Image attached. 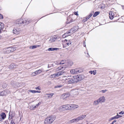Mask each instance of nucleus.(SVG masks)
Returning <instances> with one entry per match:
<instances>
[{"label": "nucleus", "instance_id": "obj_5", "mask_svg": "<svg viewBox=\"0 0 124 124\" xmlns=\"http://www.w3.org/2000/svg\"><path fill=\"white\" fill-rule=\"evenodd\" d=\"M71 44V42L70 40L65 39L64 40V42L63 44V47H64V45H65V47L66 46H69Z\"/></svg>", "mask_w": 124, "mask_h": 124}, {"label": "nucleus", "instance_id": "obj_7", "mask_svg": "<svg viewBox=\"0 0 124 124\" xmlns=\"http://www.w3.org/2000/svg\"><path fill=\"white\" fill-rule=\"evenodd\" d=\"M67 105H63L61 106L59 108V110L61 111H63L67 109Z\"/></svg>", "mask_w": 124, "mask_h": 124}, {"label": "nucleus", "instance_id": "obj_52", "mask_svg": "<svg viewBox=\"0 0 124 124\" xmlns=\"http://www.w3.org/2000/svg\"><path fill=\"white\" fill-rule=\"evenodd\" d=\"M36 91V93H40V91Z\"/></svg>", "mask_w": 124, "mask_h": 124}, {"label": "nucleus", "instance_id": "obj_24", "mask_svg": "<svg viewBox=\"0 0 124 124\" xmlns=\"http://www.w3.org/2000/svg\"><path fill=\"white\" fill-rule=\"evenodd\" d=\"M100 13V12H95L94 14H93V16L94 17H96L98 15L99 13Z\"/></svg>", "mask_w": 124, "mask_h": 124}, {"label": "nucleus", "instance_id": "obj_50", "mask_svg": "<svg viewBox=\"0 0 124 124\" xmlns=\"http://www.w3.org/2000/svg\"><path fill=\"white\" fill-rule=\"evenodd\" d=\"M87 21L85 18H84V19L83 20V22H85Z\"/></svg>", "mask_w": 124, "mask_h": 124}, {"label": "nucleus", "instance_id": "obj_21", "mask_svg": "<svg viewBox=\"0 0 124 124\" xmlns=\"http://www.w3.org/2000/svg\"><path fill=\"white\" fill-rule=\"evenodd\" d=\"M70 72L72 74H76L77 73L76 69H72L70 71Z\"/></svg>", "mask_w": 124, "mask_h": 124}, {"label": "nucleus", "instance_id": "obj_15", "mask_svg": "<svg viewBox=\"0 0 124 124\" xmlns=\"http://www.w3.org/2000/svg\"><path fill=\"white\" fill-rule=\"evenodd\" d=\"M76 31V30L74 28H71L70 30L69 31L68 33H70L71 34L74 32Z\"/></svg>", "mask_w": 124, "mask_h": 124}, {"label": "nucleus", "instance_id": "obj_47", "mask_svg": "<svg viewBox=\"0 0 124 124\" xmlns=\"http://www.w3.org/2000/svg\"><path fill=\"white\" fill-rule=\"evenodd\" d=\"M55 63L57 65L59 64V62H58L56 61L55 62Z\"/></svg>", "mask_w": 124, "mask_h": 124}, {"label": "nucleus", "instance_id": "obj_36", "mask_svg": "<svg viewBox=\"0 0 124 124\" xmlns=\"http://www.w3.org/2000/svg\"><path fill=\"white\" fill-rule=\"evenodd\" d=\"M107 91V90L105 89L104 90H103L101 91L100 92H102V93H105Z\"/></svg>", "mask_w": 124, "mask_h": 124}, {"label": "nucleus", "instance_id": "obj_2", "mask_svg": "<svg viewBox=\"0 0 124 124\" xmlns=\"http://www.w3.org/2000/svg\"><path fill=\"white\" fill-rule=\"evenodd\" d=\"M72 64V63H71V64H68V65L65 66V65H62L60 67L58 68V69L59 70H62V71L58 72L57 73H56L55 74V76H59L63 74V73H66V71H63L64 70H65V68L69 66H71Z\"/></svg>", "mask_w": 124, "mask_h": 124}, {"label": "nucleus", "instance_id": "obj_51", "mask_svg": "<svg viewBox=\"0 0 124 124\" xmlns=\"http://www.w3.org/2000/svg\"><path fill=\"white\" fill-rule=\"evenodd\" d=\"M33 107L35 109V108H36V107H37V106L36 105H33Z\"/></svg>", "mask_w": 124, "mask_h": 124}, {"label": "nucleus", "instance_id": "obj_9", "mask_svg": "<svg viewBox=\"0 0 124 124\" xmlns=\"http://www.w3.org/2000/svg\"><path fill=\"white\" fill-rule=\"evenodd\" d=\"M98 100L99 103L100 102H103L105 101V98L104 96H103L100 98Z\"/></svg>", "mask_w": 124, "mask_h": 124}, {"label": "nucleus", "instance_id": "obj_41", "mask_svg": "<svg viewBox=\"0 0 124 124\" xmlns=\"http://www.w3.org/2000/svg\"><path fill=\"white\" fill-rule=\"evenodd\" d=\"M3 18V16L1 14H0V19H2Z\"/></svg>", "mask_w": 124, "mask_h": 124}, {"label": "nucleus", "instance_id": "obj_20", "mask_svg": "<svg viewBox=\"0 0 124 124\" xmlns=\"http://www.w3.org/2000/svg\"><path fill=\"white\" fill-rule=\"evenodd\" d=\"M69 31L67 32L66 33L64 34L63 35H62V37L63 38H64L65 37L68 36L70 35V34L69 35V34H70V33H68Z\"/></svg>", "mask_w": 124, "mask_h": 124}, {"label": "nucleus", "instance_id": "obj_26", "mask_svg": "<svg viewBox=\"0 0 124 124\" xmlns=\"http://www.w3.org/2000/svg\"><path fill=\"white\" fill-rule=\"evenodd\" d=\"M73 107H72L73 109H75L78 108V105H76L73 104Z\"/></svg>", "mask_w": 124, "mask_h": 124}, {"label": "nucleus", "instance_id": "obj_43", "mask_svg": "<svg viewBox=\"0 0 124 124\" xmlns=\"http://www.w3.org/2000/svg\"><path fill=\"white\" fill-rule=\"evenodd\" d=\"M74 14L77 16L78 15V12H74Z\"/></svg>", "mask_w": 124, "mask_h": 124}, {"label": "nucleus", "instance_id": "obj_57", "mask_svg": "<svg viewBox=\"0 0 124 124\" xmlns=\"http://www.w3.org/2000/svg\"><path fill=\"white\" fill-rule=\"evenodd\" d=\"M53 38H54V39H55V40H56V39L57 38H56L55 37H53Z\"/></svg>", "mask_w": 124, "mask_h": 124}, {"label": "nucleus", "instance_id": "obj_59", "mask_svg": "<svg viewBox=\"0 0 124 124\" xmlns=\"http://www.w3.org/2000/svg\"><path fill=\"white\" fill-rule=\"evenodd\" d=\"M52 38L53 39V41H54H54H55V40L54 39V38Z\"/></svg>", "mask_w": 124, "mask_h": 124}, {"label": "nucleus", "instance_id": "obj_63", "mask_svg": "<svg viewBox=\"0 0 124 124\" xmlns=\"http://www.w3.org/2000/svg\"><path fill=\"white\" fill-rule=\"evenodd\" d=\"M88 124V123H87V124Z\"/></svg>", "mask_w": 124, "mask_h": 124}, {"label": "nucleus", "instance_id": "obj_60", "mask_svg": "<svg viewBox=\"0 0 124 124\" xmlns=\"http://www.w3.org/2000/svg\"><path fill=\"white\" fill-rule=\"evenodd\" d=\"M1 36H0V39H1Z\"/></svg>", "mask_w": 124, "mask_h": 124}, {"label": "nucleus", "instance_id": "obj_30", "mask_svg": "<svg viewBox=\"0 0 124 124\" xmlns=\"http://www.w3.org/2000/svg\"><path fill=\"white\" fill-rule=\"evenodd\" d=\"M37 48V46L36 45H34L32 46H30L29 48L32 49H34Z\"/></svg>", "mask_w": 124, "mask_h": 124}, {"label": "nucleus", "instance_id": "obj_46", "mask_svg": "<svg viewBox=\"0 0 124 124\" xmlns=\"http://www.w3.org/2000/svg\"><path fill=\"white\" fill-rule=\"evenodd\" d=\"M89 73H90L91 74H92L94 72V71H89Z\"/></svg>", "mask_w": 124, "mask_h": 124}, {"label": "nucleus", "instance_id": "obj_35", "mask_svg": "<svg viewBox=\"0 0 124 124\" xmlns=\"http://www.w3.org/2000/svg\"><path fill=\"white\" fill-rule=\"evenodd\" d=\"M94 13V12L93 11L92 12L89 14V15L90 17H91L92 16Z\"/></svg>", "mask_w": 124, "mask_h": 124}, {"label": "nucleus", "instance_id": "obj_53", "mask_svg": "<svg viewBox=\"0 0 124 124\" xmlns=\"http://www.w3.org/2000/svg\"><path fill=\"white\" fill-rule=\"evenodd\" d=\"M88 18V19H89L91 17L89 16V15H88L86 16Z\"/></svg>", "mask_w": 124, "mask_h": 124}, {"label": "nucleus", "instance_id": "obj_48", "mask_svg": "<svg viewBox=\"0 0 124 124\" xmlns=\"http://www.w3.org/2000/svg\"><path fill=\"white\" fill-rule=\"evenodd\" d=\"M10 124H15L13 121L11 120V122Z\"/></svg>", "mask_w": 124, "mask_h": 124}, {"label": "nucleus", "instance_id": "obj_28", "mask_svg": "<svg viewBox=\"0 0 124 124\" xmlns=\"http://www.w3.org/2000/svg\"><path fill=\"white\" fill-rule=\"evenodd\" d=\"M99 102L97 100V101H94L93 103V104L95 105H96L97 104H99Z\"/></svg>", "mask_w": 124, "mask_h": 124}, {"label": "nucleus", "instance_id": "obj_8", "mask_svg": "<svg viewBox=\"0 0 124 124\" xmlns=\"http://www.w3.org/2000/svg\"><path fill=\"white\" fill-rule=\"evenodd\" d=\"M70 95V93H67L63 94L62 96L63 97L62 98L63 99H65L67 97H69Z\"/></svg>", "mask_w": 124, "mask_h": 124}, {"label": "nucleus", "instance_id": "obj_33", "mask_svg": "<svg viewBox=\"0 0 124 124\" xmlns=\"http://www.w3.org/2000/svg\"><path fill=\"white\" fill-rule=\"evenodd\" d=\"M65 61L62 60L61 62H59V64L61 65L64 64L65 63Z\"/></svg>", "mask_w": 124, "mask_h": 124}, {"label": "nucleus", "instance_id": "obj_1", "mask_svg": "<svg viewBox=\"0 0 124 124\" xmlns=\"http://www.w3.org/2000/svg\"><path fill=\"white\" fill-rule=\"evenodd\" d=\"M84 78L83 75H77L72 78H66L65 81L67 84H72L78 82Z\"/></svg>", "mask_w": 124, "mask_h": 124}, {"label": "nucleus", "instance_id": "obj_34", "mask_svg": "<svg viewBox=\"0 0 124 124\" xmlns=\"http://www.w3.org/2000/svg\"><path fill=\"white\" fill-rule=\"evenodd\" d=\"M62 85H57L56 86H55V88H56L58 87L59 88H61L62 87Z\"/></svg>", "mask_w": 124, "mask_h": 124}, {"label": "nucleus", "instance_id": "obj_12", "mask_svg": "<svg viewBox=\"0 0 124 124\" xmlns=\"http://www.w3.org/2000/svg\"><path fill=\"white\" fill-rule=\"evenodd\" d=\"M16 66L14 63H12L9 66V68L12 69L16 67Z\"/></svg>", "mask_w": 124, "mask_h": 124}, {"label": "nucleus", "instance_id": "obj_40", "mask_svg": "<svg viewBox=\"0 0 124 124\" xmlns=\"http://www.w3.org/2000/svg\"><path fill=\"white\" fill-rule=\"evenodd\" d=\"M124 114V112L123 111H121L119 113L120 114Z\"/></svg>", "mask_w": 124, "mask_h": 124}, {"label": "nucleus", "instance_id": "obj_31", "mask_svg": "<svg viewBox=\"0 0 124 124\" xmlns=\"http://www.w3.org/2000/svg\"><path fill=\"white\" fill-rule=\"evenodd\" d=\"M117 117H117V115H116L114 117H111V118L110 120H113L115 119H117Z\"/></svg>", "mask_w": 124, "mask_h": 124}, {"label": "nucleus", "instance_id": "obj_18", "mask_svg": "<svg viewBox=\"0 0 124 124\" xmlns=\"http://www.w3.org/2000/svg\"><path fill=\"white\" fill-rule=\"evenodd\" d=\"M77 73L81 72L83 71V69L81 68H76Z\"/></svg>", "mask_w": 124, "mask_h": 124}, {"label": "nucleus", "instance_id": "obj_19", "mask_svg": "<svg viewBox=\"0 0 124 124\" xmlns=\"http://www.w3.org/2000/svg\"><path fill=\"white\" fill-rule=\"evenodd\" d=\"M86 116L85 115H83L79 116L77 118L78 119V121L84 119Z\"/></svg>", "mask_w": 124, "mask_h": 124}, {"label": "nucleus", "instance_id": "obj_38", "mask_svg": "<svg viewBox=\"0 0 124 124\" xmlns=\"http://www.w3.org/2000/svg\"><path fill=\"white\" fill-rule=\"evenodd\" d=\"M30 92L33 93H36V91L35 90H31L30 91Z\"/></svg>", "mask_w": 124, "mask_h": 124}, {"label": "nucleus", "instance_id": "obj_6", "mask_svg": "<svg viewBox=\"0 0 124 124\" xmlns=\"http://www.w3.org/2000/svg\"><path fill=\"white\" fill-rule=\"evenodd\" d=\"M16 48L13 47H8L7 49L6 52L7 53H9L10 52H13L16 50Z\"/></svg>", "mask_w": 124, "mask_h": 124}, {"label": "nucleus", "instance_id": "obj_58", "mask_svg": "<svg viewBox=\"0 0 124 124\" xmlns=\"http://www.w3.org/2000/svg\"><path fill=\"white\" fill-rule=\"evenodd\" d=\"M93 73V75H95V74H96V72H94Z\"/></svg>", "mask_w": 124, "mask_h": 124}, {"label": "nucleus", "instance_id": "obj_55", "mask_svg": "<svg viewBox=\"0 0 124 124\" xmlns=\"http://www.w3.org/2000/svg\"><path fill=\"white\" fill-rule=\"evenodd\" d=\"M2 119L1 117H0V122L2 120Z\"/></svg>", "mask_w": 124, "mask_h": 124}, {"label": "nucleus", "instance_id": "obj_4", "mask_svg": "<svg viewBox=\"0 0 124 124\" xmlns=\"http://www.w3.org/2000/svg\"><path fill=\"white\" fill-rule=\"evenodd\" d=\"M55 116L53 115H51L47 117L45 120V124H51L55 119Z\"/></svg>", "mask_w": 124, "mask_h": 124}, {"label": "nucleus", "instance_id": "obj_29", "mask_svg": "<svg viewBox=\"0 0 124 124\" xmlns=\"http://www.w3.org/2000/svg\"><path fill=\"white\" fill-rule=\"evenodd\" d=\"M7 85L6 83H4L2 85V87L3 88H5L7 86Z\"/></svg>", "mask_w": 124, "mask_h": 124}, {"label": "nucleus", "instance_id": "obj_3", "mask_svg": "<svg viewBox=\"0 0 124 124\" xmlns=\"http://www.w3.org/2000/svg\"><path fill=\"white\" fill-rule=\"evenodd\" d=\"M30 23V21H28L27 19H21L17 20L16 21V23L17 26H20L23 24L24 25Z\"/></svg>", "mask_w": 124, "mask_h": 124}, {"label": "nucleus", "instance_id": "obj_27", "mask_svg": "<svg viewBox=\"0 0 124 124\" xmlns=\"http://www.w3.org/2000/svg\"><path fill=\"white\" fill-rule=\"evenodd\" d=\"M4 91L6 93V95L10 93V90L8 89L5 90Z\"/></svg>", "mask_w": 124, "mask_h": 124}, {"label": "nucleus", "instance_id": "obj_17", "mask_svg": "<svg viewBox=\"0 0 124 124\" xmlns=\"http://www.w3.org/2000/svg\"><path fill=\"white\" fill-rule=\"evenodd\" d=\"M20 30L18 29V30H17L16 29H14L13 30V33L16 34H18L20 33Z\"/></svg>", "mask_w": 124, "mask_h": 124}, {"label": "nucleus", "instance_id": "obj_13", "mask_svg": "<svg viewBox=\"0 0 124 124\" xmlns=\"http://www.w3.org/2000/svg\"><path fill=\"white\" fill-rule=\"evenodd\" d=\"M60 49L58 48L50 47L48 49V51H53L54 50H59Z\"/></svg>", "mask_w": 124, "mask_h": 124}, {"label": "nucleus", "instance_id": "obj_62", "mask_svg": "<svg viewBox=\"0 0 124 124\" xmlns=\"http://www.w3.org/2000/svg\"><path fill=\"white\" fill-rule=\"evenodd\" d=\"M10 115H9V117H10Z\"/></svg>", "mask_w": 124, "mask_h": 124}, {"label": "nucleus", "instance_id": "obj_16", "mask_svg": "<svg viewBox=\"0 0 124 124\" xmlns=\"http://www.w3.org/2000/svg\"><path fill=\"white\" fill-rule=\"evenodd\" d=\"M73 104H67L68 110H71L73 109Z\"/></svg>", "mask_w": 124, "mask_h": 124}, {"label": "nucleus", "instance_id": "obj_32", "mask_svg": "<svg viewBox=\"0 0 124 124\" xmlns=\"http://www.w3.org/2000/svg\"><path fill=\"white\" fill-rule=\"evenodd\" d=\"M0 25L1 26L0 29H2L4 28V24L2 23H1L0 24Z\"/></svg>", "mask_w": 124, "mask_h": 124}, {"label": "nucleus", "instance_id": "obj_49", "mask_svg": "<svg viewBox=\"0 0 124 124\" xmlns=\"http://www.w3.org/2000/svg\"><path fill=\"white\" fill-rule=\"evenodd\" d=\"M36 89L37 90H40L39 87V86L36 87Z\"/></svg>", "mask_w": 124, "mask_h": 124}, {"label": "nucleus", "instance_id": "obj_10", "mask_svg": "<svg viewBox=\"0 0 124 124\" xmlns=\"http://www.w3.org/2000/svg\"><path fill=\"white\" fill-rule=\"evenodd\" d=\"M42 71L40 70H38L32 73L33 75V76H35L36 75L39 74L42 72Z\"/></svg>", "mask_w": 124, "mask_h": 124}, {"label": "nucleus", "instance_id": "obj_45", "mask_svg": "<svg viewBox=\"0 0 124 124\" xmlns=\"http://www.w3.org/2000/svg\"><path fill=\"white\" fill-rule=\"evenodd\" d=\"M53 39L52 38H51L50 40V41H51V42H54Z\"/></svg>", "mask_w": 124, "mask_h": 124}, {"label": "nucleus", "instance_id": "obj_14", "mask_svg": "<svg viewBox=\"0 0 124 124\" xmlns=\"http://www.w3.org/2000/svg\"><path fill=\"white\" fill-rule=\"evenodd\" d=\"M0 116L2 120L4 119L6 117V115L4 113L2 112L0 114Z\"/></svg>", "mask_w": 124, "mask_h": 124}, {"label": "nucleus", "instance_id": "obj_37", "mask_svg": "<svg viewBox=\"0 0 124 124\" xmlns=\"http://www.w3.org/2000/svg\"><path fill=\"white\" fill-rule=\"evenodd\" d=\"M30 109L31 110H33L34 109L33 106V105H31L30 107Z\"/></svg>", "mask_w": 124, "mask_h": 124}, {"label": "nucleus", "instance_id": "obj_39", "mask_svg": "<svg viewBox=\"0 0 124 124\" xmlns=\"http://www.w3.org/2000/svg\"><path fill=\"white\" fill-rule=\"evenodd\" d=\"M117 117V118H120L122 116L119 115L118 114L116 115Z\"/></svg>", "mask_w": 124, "mask_h": 124}, {"label": "nucleus", "instance_id": "obj_56", "mask_svg": "<svg viewBox=\"0 0 124 124\" xmlns=\"http://www.w3.org/2000/svg\"><path fill=\"white\" fill-rule=\"evenodd\" d=\"M36 46H37V47H39L40 46V45H37Z\"/></svg>", "mask_w": 124, "mask_h": 124}, {"label": "nucleus", "instance_id": "obj_61", "mask_svg": "<svg viewBox=\"0 0 124 124\" xmlns=\"http://www.w3.org/2000/svg\"><path fill=\"white\" fill-rule=\"evenodd\" d=\"M1 33V32L0 31V33Z\"/></svg>", "mask_w": 124, "mask_h": 124}, {"label": "nucleus", "instance_id": "obj_42", "mask_svg": "<svg viewBox=\"0 0 124 124\" xmlns=\"http://www.w3.org/2000/svg\"><path fill=\"white\" fill-rule=\"evenodd\" d=\"M41 104V102H39L36 105L37 107H38V106H39Z\"/></svg>", "mask_w": 124, "mask_h": 124}, {"label": "nucleus", "instance_id": "obj_54", "mask_svg": "<svg viewBox=\"0 0 124 124\" xmlns=\"http://www.w3.org/2000/svg\"><path fill=\"white\" fill-rule=\"evenodd\" d=\"M85 18L86 21L88 19V18L86 16L85 17Z\"/></svg>", "mask_w": 124, "mask_h": 124}, {"label": "nucleus", "instance_id": "obj_11", "mask_svg": "<svg viewBox=\"0 0 124 124\" xmlns=\"http://www.w3.org/2000/svg\"><path fill=\"white\" fill-rule=\"evenodd\" d=\"M109 17L111 20L113 18V16L114 15V13L112 11H110L109 13Z\"/></svg>", "mask_w": 124, "mask_h": 124}, {"label": "nucleus", "instance_id": "obj_25", "mask_svg": "<svg viewBox=\"0 0 124 124\" xmlns=\"http://www.w3.org/2000/svg\"><path fill=\"white\" fill-rule=\"evenodd\" d=\"M46 95H48L47 97L48 98H51L53 95H54V93H50V94H47Z\"/></svg>", "mask_w": 124, "mask_h": 124}, {"label": "nucleus", "instance_id": "obj_23", "mask_svg": "<svg viewBox=\"0 0 124 124\" xmlns=\"http://www.w3.org/2000/svg\"><path fill=\"white\" fill-rule=\"evenodd\" d=\"M6 92L4 91H2L0 93V96H2L3 95H6Z\"/></svg>", "mask_w": 124, "mask_h": 124}, {"label": "nucleus", "instance_id": "obj_44", "mask_svg": "<svg viewBox=\"0 0 124 124\" xmlns=\"http://www.w3.org/2000/svg\"><path fill=\"white\" fill-rule=\"evenodd\" d=\"M83 45L85 47L86 45H85V41H84L83 43Z\"/></svg>", "mask_w": 124, "mask_h": 124}, {"label": "nucleus", "instance_id": "obj_22", "mask_svg": "<svg viewBox=\"0 0 124 124\" xmlns=\"http://www.w3.org/2000/svg\"><path fill=\"white\" fill-rule=\"evenodd\" d=\"M78 119L77 118L76 119H74L72 120H70V123H72L74 122L78 121Z\"/></svg>", "mask_w": 124, "mask_h": 124}]
</instances>
